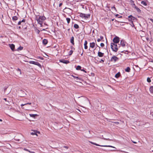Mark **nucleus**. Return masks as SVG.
Listing matches in <instances>:
<instances>
[{"label":"nucleus","mask_w":153,"mask_h":153,"mask_svg":"<svg viewBox=\"0 0 153 153\" xmlns=\"http://www.w3.org/2000/svg\"><path fill=\"white\" fill-rule=\"evenodd\" d=\"M35 19L38 23L40 25L41 27L43 26V23L45 25H47L45 23H44V22L46 19V18L44 16H41L39 15L36 16Z\"/></svg>","instance_id":"1"},{"label":"nucleus","mask_w":153,"mask_h":153,"mask_svg":"<svg viewBox=\"0 0 153 153\" xmlns=\"http://www.w3.org/2000/svg\"><path fill=\"white\" fill-rule=\"evenodd\" d=\"M117 44L113 43H111V48L113 51L115 52H117V51L118 50V47H120V45H119L118 46Z\"/></svg>","instance_id":"2"},{"label":"nucleus","mask_w":153,"mask_h":153,"mask_svg":"<svg viewBox=\"0 0 153 153\" xmlns=\"http://www.w3.org/2000/svg\"><path fill=\"white\" fill-rule=\"evenodd\" d=\"M89 142L91 143V144H94V145L96 146H101V147H111V148H115L116 149V148L115 147H114L113 146H110V145H99L96 143H94L93 142H91V141H89Z\"/></svg>","instance_id":"3"},{"label":"nucleus","mask_w":153,"mask_h":153,"mask_svg":"<svg viewBox=\"0 0 153 153\" xmlns=\"http://www.w3.org/2000/svg\"><path fill=\"white\" fill-rule=\"evenodd\" d=\"M79 16L82 18H84L86 19L90 17V14H85L80 13L79 15Z\"/></svg>","instance_id":"4"},{"label":"nucleus","mask_w":153,"mask_h":153,"mask_svg":"<svg viewBox=\"0 0 153 153\" xmlns=\"http://www.w3.org/2000/svg\"><path fill=\"white\" fill-rule=\"evenodd\" d=\"M119 58L115 56H113L111 59V61L112 62H115L118 60Z\"/></svg>","instance_id":"5"},{"label":"nucleus","mask_w":153,"mask_h":153,"mask_svg":"<svg viewBox=\"0 0 153 153\" xmlns=\"http://www.w3.org/2000/svg\"><path fill=\"white\" fill-rule=\"evenodd\" d=\"M113 42H112L113 43H118L120 42V38L117 36H116L113 39Z\"/></svg>","instance_id":"6"},{"label":"nucleus","mask_w":153,"mask_h":153,"mask_svg":"<svg viewBox=\"0 0 153 153\" xmlns=\"http://www.w3.org/2000/svg\"><path fill=\"white\" fill-rule=\"evenodd\" d=\"M128 20L129 21H131V23H132L133 25H134V24L132 20H134L135 19H136V18L135 17H133L132 15L129 16H128Z\"/></svg>","instance_id":"7"},{"label":"nucleus","mask_w":153,"mask_h":153,"mask_svg":"<svg viewBox=\"0 0 153 153\" xmlns=\"http://www.w3.org/2000/svg\"><path fill=\"white\" fill-rule=\"evenodd\" d=\"M60 62L65 64H68L69 63V62L67 60L62 59L59 60Z\"/></svg>","instance_id":"8"},{"label":"nucleus","mask_w":153,"mask_h":153,"mask_svg":"<svg viewBox=\"0 0 153 153\" xmlns=\"http://www.w3.org/2000/svg\"><path fill=\"white\" fill-rule=\"evenodd\" d=\"M95 46V43L94 42L90 43V47L92 48H94Z\"/></svg>","instance_id":"9"},{"label":"nucleus","mask_w":153,"mask_h":153,"mask_svg":"<svg viewBox=\"0 0 153 153\" xmlns=\"http://www.w3.org/2000/svg\"><path fill=\"white\" fill-rule=\"evenodd\" d=\"M120 44L122 47H124L126 45V42L124 40H121L120 41Z\"/></svg>","instance_id":"10"},{"label":"nucleus","mask_w":153,"mask_h":153,"mask_svg":"<svg viewBox=\"0 0 153 153\" xmlns=\"http://www.w3.org/2000/svg\"><path fill=\"white\" fill-rule=\"evenodd\" d=\"M10 47L13 51H14L15 49V45L13 44H11L10 45Z\"/></svg>","instance_id":"11"},{"label":"nucleus","mask_w":153,"mask_h":153,"mask_svg":"<svg viewBox=\"0 0 153 153\" xmlns=\"http://www.w3.org/2000/svg\"><path fill=\"white\" fill-rule=\"evenodd\" d=\"M104 53H102L101 52H98V56L100 57H102L103 56Z\"/></svg>","instance_id":"12"},{"label":"nucleus","mask_w":153,"mask_h":153,"mask_svg":"<svg viewBox=\"0 0 153 153\" xmlns=\"http://www.w3.org/2000/svg\"><path fill=\"white\" fill-rule=\"evenodd\" d=\"M87 44V41L86 40H85L84 43V48L85 49H87L88 48Z\"/></svg>","instance_id":"13"},{"label":"nucleus","mask_w":153,"mask_h":153,"mask_svg":"<svg viewBox=\"0 0 153 153\" xmlns=\"http://www.w3.org/2000/svg\"><path fill=\"white\" fill-rule=\"evenodd\" d=\"M71 42L73 44V45H74V37L73 36L71 37V39L70 40Z\"/></svg>","instance_id":"14"},{"label":"nucleus","mask_w":153,"mask_h":153,"mask_svg":"<svg viewBox=\"0 0 153 153\" xmlns=\"http://www.w3.org/2000/svg\"><path fill=\"white\" fill-rule=\"evenodd\" d=\"M34 65H37L40 68H41V64L39 63L38 62H34Z\"/></svg>","instance_id":"15"},{"label":"nucleus","mask_w":153,"mask_h":153,"mask_svg":"<svg viewBox=\"0 0 153 153\" xmlns=\"http://www.w3.org/2000/svg\"><path fill=\"white\" fill-rule=\"evenodd\" d=\"M48 40L46 39H44L42 40L43 44L45 45H46L48 43Z\"/></svg>","instance_id":"16"},{"label":"nucleus","mask_w":153,"mask_h":153,"mask_svg":"<svg viewBox=\"0 0 153 153\" xmlns=\"http://www.w3.org/2000/svg\"><path fill=\"white\" fill-rule=\"evenodd\" d=\"M150 92L153 94V86H151L149 88Z\"/></svg>","instance_id":"17"},{"label":"nucleus","mask_w":153,"mask_h":153,"mask_svg":"<svg viewBox=\"0 0 153 153\" xmlns=\"http://www.w3.org/2000/svg\"><path fill=\"white\" fill-rule=\"evenodd\" d=\"M131 70L130 68L129 67H127L125 69V71L127 72H129Z\"/></svg>","instance_id":"18"},{"label":"nucleus","mask_w":153,"mask_h":153,"mask_svg":"<svg viewBox=\"0 0 153 153\" xmlns=\"http://www.w3.org/2000/svg\"><path fill=\"white\" fill-rule=\"evenodd\" d=\"M12 19L13 20L16 21L18 19V17L16 16H14L12 17Z\"/></svg>","instance_id":"19"},{"label":"nucleus","mask_w":153,"mask_h":153,"mask_svg":"<svg viewBox=\"0 0 153 153\" xmlns=\"http://www.w3.org/2000/svg\"><path fill=\"white\" fill-rule=\"evenodd\" d=\"M103 39V37L102 36H100V38L99 39H97V41L98 42H100V41L101 40H102Z\"/></svg>","instance_id":"20"},{"label":"nucleus","mask_w":153,"mask_h":153,"mask_svg":"<svg viewBox=\"0 0 153 153\" xmlns=\"http://www.w3.org/2000/svg\"><path fill=\"white\" fill-rule=\"evenodd\" d=\"M30 117L35 118L36 116H37V115L36 114H30Z\"/></svg>","instance_id":"21"},{"label":"nucleus","mask_w":153,"mask_h":153,"mask_svg":"<svg viewBox=\"0 0 153 153\" xmlns=\"http://www.w3.org/2000/svg\"><path fill=\"white\" fill-rule=\"evenodd\" d=\"M74 27L75 28L77 29L79 28V26L77 24H75L74 25Z\"/></svg>","instance_id":"22"},{"label":"nucleus","mask_w":153,"mask_h":153,"mask_svg":"<svg viewBox=\"0 0 153 153\" xmlns=\"http://www.w3.org/2000/svg\"><path fill=\"white\" fill-rule=\"evenodd\" d=\"M27 104H29V105H30L31 104V103H25V104H21V107H23V106H24L25 105H27Z\"/></svg>","instance_id":"23"},{"label":"nucleus","mask_w":153,"mask_h":153,"mask_svg":"<svg viewBox=\"0 0 153 153\" xmlns=\"http://www.w3.org/2000/svg\"><path fill=\"white\" fill-rule=\"evenodd\" d=\"M141 4H143V5L145 6L147 5V4H146V2L144 1H142L141 2Z\"/></svg>","instance_id":"24"},{"label":"nucleus","mask_w":153,"mask_h":153,"mask_svg":"<svg viewBox=\"0 0 153 153\" xmlns=\"http://www.w3.org/2000/svg\"><path fill=\"white\" fill-rule=\"evenodd\" d=\"M120 75V73L119 72L117 73L115 75V77L117 78H118L119 77Z\"/></svg>","instance_id":"25"},{"label":"nucleus","mask_w":153,"mask_h":153,"mask_svg":"<svg viewBox=\"0 0 153 153\" xmlns=\"http://www.w3.org/2000/svg\"><path fill=\"white\" fill-rule=\"evenodd\" d=\"M72 76L74 78V79H76V80H80V78L78 77H77V76H75L74 75H72Z\"/></svg>","instance_id":"26"},{"label":"nucleus","mask_w":153,"mask_h":153,"mask_svg":"<svg viewBox=\"0 0 153 153\" xmlns=\"http://www.w3.org/2000/svg\"><path fill=\"white\" fill-rule=\"evenodd\" d=\"M81 66L79 65H78L77 66V67L76 68V69L77 70H81Z\"/></svg>","instance_id":"27"},{"label":"nucleus","mask_w":153,"mask_h":153,"mask_svg":"<svg viewBox=\"0 0 153 153\" xmlns=\"http://www.w3.org/2000/svg\"><path fill=\"white\" fill-rule=\"evenodd\" d=\"M66 20L67 21L68 23L69 24L70 22L71 19L69 18H66Z\"/></svg>","instance_id":"28"},{"label":"nucleus","mask_w":153,"mask_h":153,"mask_svg":"<svg viewBox=\"0 0 153 153\" xmlns=\"http://www.w3.org/2000/svg\"><path fill=\"white\" fill-rule=\"evenodd\" d=\"M147 81L148 82H151L150 78L149 77H148L147 78Z\"/></svg>","instance_id":"29"},{"label":"nucleus","mask_w":153,"mask_h":153,"mask_svg":"<svg viewBox=\"0 0 153 153\" xmlns=\"http://www.w3.org/2000/svg\"><path fill=\"white\" fill-rule=\"evenodd\" d=\"M23 49V47H21V46H20L17 49L18 50H19V51H21V50H22Z\"/></svg>","instance_id":"30"},{"label":"nucleus","mask_w":153,"mask_h":153,"mask_svg":"<svg viewBox=\"0 0 153 153\" xmlns=\"http://www.w3.org/2000/svg\"><path fill=\"white\" fill-rule=\"evenodd\" d=\"M135 8L136 9V10H137V11L138 12H140V11H141V10H140V9H139L138 7H135Z\"/></svg>","instance_id":"31"},{"label":"nucleus","mask_w":153,"mask_h":153,"mask_svg":"<svg viewBox=\"0 0 153 153\" xmlns=\"http://www.w3.org/2000/svg\"><path fill=\"white\" fill-rule=\"evenodd\" d=\"M37 59H39L41 60H43L44 59V58L43 57L41 56H38L37 57Z\"/></svg>","instance_id":"32"},{"label":"nucleus","mask_w":153,"mask_h":153,"mask_svg":"<svg viewBox=\"0 0 153 153\" xmlns=\"http://www.w3.org/2000/svg\"><path fill=\"white\" fill-rule=\"evenodd\" d=\"M111 9L112 10H116V8L114 6H113V7H112Z\"/></svg>","instance_id":"33"},{"label":"nucleus","mask_w":153,"mask_h":153,"mask_svg":"<svg viewBox=\"0 0 153 153\" xmlns=\"http://www.w3.org/2000/svg\"><path fill=\"white\" fill-rule=\"evenodd\" d=\"M73 53V51L72 50L70 51L69 52V55H71Z\"/></svg>","instance_id":"34"},{"label":"nucleus","mask_w":153,"mask_h":153,"mask_svg":"<svg viewBox=\"0 0 153 153\" xmlns=\"http://www.w3.org/2000/svg\"><path fill=\"white\" fill-rule=\"evenodd\" d=\"M34 62L35 61H30L29 62L30 64H34Z\"/></svg>","instance_id":"35"},{"label":"nucleus","mask_w":153,"mask_h":153,"mask_svg":"<svg viewBox=\"0 0 153 153\" xmlns=\"http://www.w3.org/2000/svg\"><path fill=\"white\" fill-rule=\"evenodd\" d=\"M100 45L102 47H103L105 45L103 43H102L100 44Z\"/></svg>","instance_id":"36"},{"label":"nucleus","mask_w":153,"mask_h":153,"mask_svg":"<svg viewBox=\"0 0 153 153\" xmlns=\"http://www.w3.org/2000/svg\"><path fill=\"white\" fill-rule=\"evenodd\" d=\"M104 62V60H103V59H101V61H100V62H102V63H103Z\"/></svg>","instance_id":"37"},{"label":"nucleus","mask_w":153,"mask_h":153,"mask_svg":"<svg viewBox=\"0 0 153 153\" xmlns=\"http://www.w3.org/2000/svg\"><path fill=\"white\" fill-rule=\"evenodd\" d=\"M25 19H22V21H21V22H25Z\"/></svg>","instance_id":"38"},{"label":"nucleus","mask_w":153,"mask_h":153,"mask_svg":"<svg viewBox=\"0 0 153 153\" xmlns=\"http://www.w3.org/2000/svg\"><path fill=\"white\" fill-rule=\"evenodd\" d=\"M113 123H114L116 124H119V122H113Z\"/></svg>","instance_id":"39"},{"label":"nucleus","mask_w":153,"mask_h":153,"mask_svg":"<svg viewBox=\"0 0 153 153\" xmlns=\"http://www.w3.org/2000/svg\"><path fill=\"white\" fill-rule=\"evenodd\" d=\"M81 70L82 71H83V72H84L85 73H86V71H85V70H84V69H81Z\"/></svg>","instance_id":"40"},{"label":"nucleus","mask_w":153,"mask_h":153,"mask_svg":"<svg viewBox=\"0 0 153 153\" xmlns=\"http://www.w3.org/2000/svg\"><path fill=\"white\" fill-rule=\"evenodd\" d=\"M104 140H109V141H110V140H110L108 138V139H105V138L104 139Z\"/></svg>","instance_id":"41"},{"label":"nucleus","mask_w":153,"mask_h":153,"mask_svg":"<svg viewBox=\"0 0 153 153\" xmlns=\"http://www.w3.org/2000/svg\"><path fill=\"white\" fill-rule=\"evenodd\" d=\"M31 135H34L35 134H36L34 133H33V132H32L31 133Z\"/></svg>","instance_id":"42"},{"label":"nucleus","mask_w":153,"mask_h":153,"mask_svg":"<svg viewBox=\"0 0 153 153\" xmlns=\"http://www.w3.org/2000/svg\"><path fill=\"white\" fill-rule=\"evenodd\" d=\"M21 22L20 21L18 23V25H20L21 24Z\"/></svg>","instance_id":"43"},{"label":"nucleus","mask_w":153,"mask_h":153,"mask_svg":"<svg viewBox=\"0 0 153 153\" xmlns=\"http://www.w3.org/2000/svg\"><path fill=\"white\" fill-rule=\"evenodd\" d=\"M62 4V3H60L59 4V7L61 6Z\"/></svg>","instance_id":"44"},{"label":"nucleus","mask_w":153,"mask_h":153,"mask_svg":"<svg viewBox=\"0 0 153 153\" xmlns=\"http://www.w3.org/2000/svg\"><path fill=\"white\" fill-rule=\"evenodd\" d=\"M64 147L66 149H68V146H64Z\"/></svg>","instance_id":"45"},{"label":"nucleus","mask_w":153,"mask_h":153,"mask_svg":"<svg viewBox=\"0 0 153 153\" xmlns=\"http://www.w3.org/2000/svg\"><path fill=\"white\" fill-rule=\"evenodd\" d=\"M4 100H5L6 101H7V98H4Z\"/></svg>","instance_id":"46"},{"label":"nucleus","mask_w":153,"mask_h":153,"mask_svg":"<svg viewBox=\"0 0 153 153\" xmlns=\"http://www.w3.org/2000/svg\"><path fill=\"white\" fill-rule=\"evenodd\" d=\"M40 32V31L39 30H37V33H39Z\"/></svg>","instance_id":"47"},{"label":"nucleus","mask_w":153,"mask_h":153,"mask_svg":"<svg viewBox=\"0 0 153 153\" xmlns=\"http://www.w3.org/2000/svg\"><path fill=\"white\" fill-rule=\"evenodd\" d=\"M18 70H19V71H20V72L21 71V70L20 69H19V68H18Z\"/></svg>","instance_id":"48"},{"label":"nucleus","mask_w":153,"mask_h":153,"mask_svg":"<svg viewBox=\"0 0 153 153\" xmlns=\"http://www.w3.org/2000/svg\"><path fill=\"white\" fill-rule=\"evenodd\" d=\"M133 143H137V142H134V141H133Z\"/></svg>","instance_id":"49"},{"label":"nucleus","mask_w":153,"mask_h":153,"mask_svg":"<svg viewBox=\"0 0 153 153\" xmlns=\"http://www.w3.org/2000/svg\"><path fill=\"white\" fill-rule=\"evenodd\" d=\"M151 20L152 22L153 23V19H151Z\"/></svg>","instance_id":"50"},{"label":"nucleus","mask_w":153,"mask_h":153,"mask_svg":"<svg viewBox=\"0 0 153 153\" xmlns=\"http://www.w3.org/2000/svg\"><path fill=\"white\" fill-rule=\"evenodd\" d=\"M118 15H119L118 14H116V16H118Z\"/></svg>","instance_id":"51"},{"label":"nucleus","mask_w":153,"mask_h":153,"mask_svg":"<svg viewBox=\"0 0 153 153\" xmlns=\"http://www.w3.org/2000/svg\"><path fill=\"white\" fill-rule=\"evenodd\" d=\"M45 29H44L42 30H45Z\"/></svg>","instance_id":"52"},{"label":"nucleus","mask_w":153,"mask_h":153,"mask_svg":"<svg viewBox=\"0 0 153 153\" xmlns=\"http://www.w3.org/2000/svg\"><path fill=\"white\" fill-rule=\"evenodd\" d=\"M0 121H2V120L1 119H0Z\"/></svg>","instance_id":"53"},{"label":"nucleus","mask_w":153,"mask_h":153,"mask_svg":"<svg viewBox=\"0 0 153 153\" xmlns=\"http://www.w3.org/2000/svg\"><path fill=\"white\" fill-rule=\"evenodd\" d=\"M83 53V52H82V53L81 54V56H82V55Z\"/></svg>","instance_id":"54"},{"label":"nucleus","mask_w":153,"mask_h":153,"mask_svg":"<svg viewBox=\"0 0 153 153\" xmlns=\"http://www.w3.org/2000/svg\"><path fill=\"white\" fill-rule=\"evenodd\" d=\"M21 28V27L20 26L19 27V28Z\"/></svg>","instance_id":"55"},{"label":"nucleus","mask_w":153,"mask_h":153,"mask_svg":"<svg viewBox=\"0 0 153 153\" xmlns=\"http://www.w3.org/2000/svg\"><path fill=\"white\" fill-rule=\"evenodd\" d=\"M120 17L121 18V17H122V16H120Z\"/></svg>","instance_id":"56"},{"label":"nucleus","mask_w":153,"mask_h":153,"mask_svg":"<svg viewBox=\"0 0 153 153\" xmlns=\"http://www.w3.org/2000/svg\"><path fill=\"white\" fill-rule=\"evenodd\" d=\"M112 21H114V19H112Z\"/></svg>","instance_id":"57"},{"label":"nucleus","mask_w":153,"mask_h":153,"mask_svg":"<svg viewBox=\"0 0 153 153\" xmlns=\"http://www.w3.org/2000/svg\"><path fill=\"white\" fill-rule=\"evenodd\" d=\"M89 133H90V131H89Z\"/></svg>","instance_id":"58"},{"label":"nucleus","mask_w":153,"mask_h":153,"mask_svg":"<svg viewBox=\"0 0 153 153\" xmlns=\"http://www.w3.org/2000/svg\"><path fill=\"white\" fill-rule=\"evenodd\" d=\"M27 150V151H28V150Z\"/></svg>","instance_id":"59"},{"label":"nucleus","mask_w":153,"mask_h":153,"mask_svg":"<svg viewBox=\"0 0 153 153\" xmlns=\"http://www.w3.org/2000/svg\"><path fill=\"white\" fill-rule=\"evenodd\" d=\"M58 0L59 1V0Z\"/></svg>","instance_id":"60"}]
</instances>
